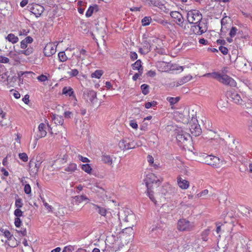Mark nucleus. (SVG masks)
I'll return each mask as SVG.
<instances>
[{
    "label": "nucleus",
    "mask_w": 252,
    "mask_h": 252,
    "mask_svg": "<svg viewBox=\"0 0 252 252\" xmlns=\"http://www.w3.org/2000/svg\"><path fill=\"white\" fill-rule=\"evenodd\" d=\"M77 169V164L75 163H70L67 167L64 168L66 172L72 173Z\"/></svg>",
    "instance_id": "nucleus-25"
},
{
    "label": "nucleus",
    "mask_w": 252,
    "mask_h": 252,
    "mask_svg": "<svg viewBox=\"0 0 252 252\" xmlns=\"http://www.w3.org/2000/svg\"><path fill=\"white\" fill-rule=\"evenodd\" d=\"M137 54L136 52H131L130 53V57L132 61L136 60L137 59Z\"/></svg>",
    "instance_id": "nucleus-57"
},
{
    "label": "nucleus",
    "mask_w": 252,
    "mask_h": 252,
    "mask_svg": "<svg viewBox=\"0 0 252 252\" xmlns=\"http://www.w3.org/2000/svg\"><path fill=\"white\" fill-rule=\"evenodd\" d=\"M118 145L122 150L126 151L135 148L136 144L134 141H131L127 138H125L120 141Z\"/></svg>",
    "instance_id": "nucleus-6"
},
{
    "label": "nucleus",
    "mask_w": 252,
    "mask_h": 252,
    "mask_svg": "<svg viewBox=\"0 0 252 252\" xmlns=\"http://www.w3.org/2000/svg\"><path fill=\"white\" fill-rule=\"evenodd\" d=\"M203 159V161L206 164L210 165L214 168H217L220 165V158L217 157L208 155L205 153H202L200 156Z\"/></svg>",
    "instance_id": "nucleus-3"
},
{
    "label": "nucleus",
    "mask_w": 252,
    "mask_h": 252,
    "mask_svg": "<svg viewBox=\"0 0 252 252\" xmlns=\"http://www.w3.org/2000/svg\"><path fill=\"white\" fill-rule=\"evenodd\" d=\"M9 56L13 60H14L16 62H20L21 60V58H20L19 56L18 55L17 53H16V52L10 51L9 53Z\"/></svg>",
    "instance_id": "nucleus-29"
},
{
    "label": "nucleus",
    "mask_w": 252,
    "mask_h": 252,
    "mask_svg": "<svg viewBox=\"0 0 252 252\" xmlns=\"http://www.w3.org/2000/svg\"><path fill=\"white\" fill-rule=\"evenodd\" d=\"M55 123L58 125H62L63 123V120L61 117L59 116L54 118Z\"/></svg>",
    "instance_id": "nucleus-42"
},
{
    "label": "nucleus",
    "mask_w": 252,
    "mask_h": 252,
    "mask_svg": "<svg viewBox=\"0 0 252 252\" xmlns=\"http://www.w3.org/2000/svg\"><path fill=\"white\" fill-rule=\"evenodd\" d=\"M55 53L56 49L53 46H46L44 49V54L47 57H50Z\"/></svg>",
    "instance_id": "nucleus-22"
},
{
    "label": "nucleus",
    "mask_w": 252,
    "mask_h": 252,
    "mask_svg": "<svg viewBox=\"0 0 252 252\" xmlns=\"http://www.w3.org/2000/svg\"><path fill=\"white\" fill-rule=\"evenodd\" d=\"M29 95L28 94H26L24 96V97L23 98V101L26 103L28 104L30 102L29 100Z\"/></svg>",
    "instance_id": "nucleus-63"
},
{
    "label": "nucleus",
    "mask_w": 252,
    "mask_h": 252,
    "mask_svg": "<svg viewBox=\"0 0 252 252\" xmlns=\"http://www.w3.org/2000/svg\"><path fill=\"white\" fill-rule=\"evenodd\" d=\"M205 76L212 77L224 85L231 87H235L236 85V82L233 78L225 74L222 75L218 72L207 73Z\"/></svg>",
    "instance_id": "nucleus-1"
},
{
    "label": "nucleus",
    "mask_w": 252,
    "mask_h": 252,
    "mask_svg": "<svg viewBox=\"0 0 252 252\" xmlns=\"http://www.w3.org/2000/svg\"><path fill=\"white\" fill-rule=\"evenodd\" d=\"M74 199L78 203H80L83 201L88 200V197L85 195L75 196L74 197Z\"/></svg>",
    "instance_id": "nucleus-30"
},
{
    "label": "nucleus",
    "mask_w": 252,
    "mask_h": 252,
    "mask_svg": "<svg viewBox=\"0 0 252 252\" xmlns=\"http://www.w3.org/2000/svg\"><path fill=\"white\" fill-rule=\"evenodd\" d=\"M58 57L60 62H65L67 60V57L64 52H60L58 54Z\"/></svg>",
    "instance_id": "nucleus-37"
},
{
    "label": "nucleus",
    "mask_w": 252,
    "mask_h": 252,
    "mask_svg": "<svg viewBox=\"0 0 252 252\" xmlns=\"http://www.w3.org/2000/svg\"><path fill=\"white\" fill-rule=\"evenodd\" d=\"M29 167H30V172L31 174L32 175H36L38 171L37 168L33 167V165H32V161L31 160L29 163Z\"/></svg>",
    "instance_id": "nucleus-31"
},
{
    "label": "nucleus",
    "mask_w": 252,
    "mask_h": 252,
    "mask_svg": "<svg viewBox=\"0 0 252 252\" xmlns=\"http://www.w3.org/2000/svg\"><path fill=\"white\" fill-rule=\"evenodd\" d=\"M23 212L20 209H16L14 212V215L16 218H20L23 216Z\"/></svg>",
    "instance_id": "nucleus-47"
},
{
    "label": "nucleus",
    "mask_w": 252,
    "mask_h": 252,
    "mask_svg": "<svg viewBox=\"0 0 252 252\" xmlns=\"http://www.w3.org/2000/svg\"><path fill=\"white\" fill-rule=\"evenodd\" d=\"M129 125L134 129H137L138 125L135 120H131L129 123Z\"/></svg>",
    "instance_id": "nucleus-54"
},
{
    "label": "nucleus",
    "mask_w": 252,
    "mask_h": 252,
    "mask_svg": "<svg viewBox=\"0 0 252 252\" xmlns=\"http://www.w3.org/2000/svg\"><path fill=\"white\" fill-rule=\"evenodd\" d=\"M19 158L24 162H26L28 160V157L27 154L25 153H20L19 154Z\"/></svg>",
    "instance_id": "nucleus-44"
},
{
    "label": "nucleus",
    "mask_w": 252,
    "mask_h": 252,
    "mask_svg": "<svg viewBox=\"0 0 252 252\" xmlns=\"http://www.w3.org/2000/svg\"><path fill=\"white\" fill-rule=\"evenodd\" d=\"M6 39L8 41L12 43L13 44L17 43L19 40L18 37L13 33H10L8 34V35L6 37Z\"/></svg>",
    "instance_id": "nucleus-27"
},
{
    "label": "nucleus",
    "mask_w": 252,
    "mask_h": 252,
    "mask_svg": "<svg viewBox=\"0 0 252 252\" xmlns=\"http://www.w3.org/2000/svg\"><path fill=\"white\" fill-rule=\"evenodd\" d=\"M237 31H238V29H237V28L236 27H232V28L230 30L229 33V34L230 36V37H234L236 35V34Z\"/></svg>",
    "instance_id": "nucleus-45"
},
{
    "label": "nucleus",
    "mask_w": 252,
    "mask_h": 252,
    "mask_svg": "<svg viewBox=\"0 0 252 252\" xmlns=\"http://www.w3.org/2000/svg\"><path fill=\"white\" fill-rule=\"evenodd\" d=\"M9 60L8 58L0 56V63H8Z\"/></svg>",
    "instance_id": "nucleus-52"
},
{
    "label": "nucleus",
    "mask_w": 252,
    "mask_h": 252,
    "mask_svg": "<svg viewBox=\"0 0 252 252\" xmlns=\"http://www.w3.org/2000/svg\"><path fill=\"white\" fill-rule=\"evenodd\" d=\"M198 23V25L194 27L196 30L198 29V31L195 32V33L198 35H201L207 31V27L205 23L202 22L201 21Z\"/></svg>",
    "instance_id": "nucleus-15"
},
{
    "label": "nucleus",
    "mask_w": 252,
    "mask_h": 252,
    "mask_svg": "<svg viewBox=\"0 0 252 252\" xmlns=\"http://www.w3.org/2000/svg\"><path fill=\"white\" fill-rule=\"evenodd\" d=\"M28 7L29 8L30 11L35 15L36 17H38L40 16L44 10V7L42 5L38 4L29 5Z\"/></svg>",
    "instance_id": "nucleus-8"
},
{
    "label": "nucleus",
    "mask_w": 252,
    "mask_h": 252,
    "mask_svg": "<svg viewBox=\"0 0 252 252\" xmlns=\"http://www.w3.org/2000/svg\"><path fill=\"white\" fill-rule=\"evenodd\" d=\"M98 10L99 7L97 5L94 4V5H91L89 6L86 13V16L87 17H90L92 15L94 12H97L98 11Z\"/></svg>",
    "instance_id": "nucleus-18"
},
{
    "label": "nucleus",
    "mask_w": 252,
    "mask_h": 252,
    "mask_svg": "<svg viewBox=\"0 0 252 252\" xmlns=\"http://www.w3.org/2000/svg\"><path fill=\"white\" fill-rule=\"evenodd\" d=\"M147 160L148 162L149 163L150 165H153L155 167V168H157L158 167V165L156 164H154V158L151 155H148L147 156Z\"/></svg>",
    "instance_id": "nucleus-43"
},
{
    "label": "nucleus",
    "mask_w": 252,
    "mask_h": 252,
    "mask_svg": "<svg viewBox=\"0 0 252 252\" xmlns=\"http://www.w3.org/2000/svg\"><path fill=\"white\" fill-rule=\"evenodd\" d=\"M82 169L88 174H90L92 170V168L90 165L88 163L82 165Z\"/></svg>",
    "instance_id": "nucleus-34"
},
{
    "label": "nucleus",
    "mask_w": 252,
    "mask_h": 252,
    "mask_svg": "<svg viewBox=\"0 0 252 252\" xmlns=\"http://www.w3.org/2000/svg\"><path fill=\"white\" fill-rule=\"evenodd\" d=\"M44 207L48 210L49 212H52L53 208L52 206L49 205L47 203H44Z\"/></svg>",
    "instance_id": "nucleus-62"
},
{
    "label": "nucleus",
    "mask_w": 252,
    "mask_h": 252,
    "mask_svg": "<svg viewBox=\"0 0 252 252\" xmlns=\"http://www.w3.org/2000/svg\"><path fill=\"white\" fill-rule=\"evenodd\" d=\"M78 158L80 160L83 162L88 163L90 162V160L87 158L83 157L81 155H79Z\"/></svg>",
    "instance_id": "nucleus-55"
},
{
    "label": "nucleus",
    "mask_w": 252,
    "mask_h": 252,
    "mask_svg": "<svg viewBox=\"0 0 252 252\" xmlns=\"http://www.w3.org/2000/svg\"><path fill=\"white\" fill-rule=\"evenodd\" d=\"M189 129L191 133L194 136H199L202 132L200 125L197 123L191 124Z\"/></svg>",
    "instance_id": "nucleus-13"
},
{
    "label": "nucleus",
    "mask_w": 252,
    "mask_h": 252,
    "mask_svg": "<svg viewBox=\"0 0 252 252\" xmlns=\"http://www.w3.org/2000/svg\"><path fill=\"white\" fill-rule=\"evenodd\" d=\"M4 235L8 239H10L12 237V235L11 234L10 232L8 230L4 231Z\"/></svg>",
    "instance_id": "nucleus-61"
},
{
    "label": "nucleus",
    "mask_w": 252,
    "mask_h": 252,
    "mask_svg": "<svg viewBox=\"0 0 252 252\" xmlns=\"http://www.w3.org/2000/svg\"><path fill=\"white\" fill-rule=\"evenodd\" d=\"M33 52V49L32 47L29 46L26 50H19L18 51H15L16 53L18 54V55L19 56L20 54H24L26 56H29L32 54Z\"/></svg>",
    "instance_id": "nucleus-21"
},
{
    "label": "nucleus",
    "mask_w": 252,
    "mask_h": 252,
    "mask_svg": "<svg viewBox=\"0 0 252 252\" xmlns=\"http://www.w3.org/2000/svg\"><path fill=\"white\" fill-rule=\"evenodd\" d=\"M131 66L133 69L137 70L139 72L143 73V68L140 60H137Z\"/></svg>",
    "instance_id": "nucleus-20"
},
{
    "label": "nucleus",
    "mask_w": 252,
    "mask_h": 252,
    "mask_svg": "<svg viewBox=\"0 0 252 252\" xmlns=\"http://www.w3.org/2000/svg\"><path fill=\"white\" fill-rule=\"evenodd\" d=\"M151 188H147V194L149 196L151 200L156 204V200L154 197V192L151 190Z\"/></svg>",
    "instance_id": "nucleus-33"
},
{
    "label": "nucleus",
    "mask_w": 252,
    "mask_h": 252,
    "mask_svg": "<svg viewBox=\"0 0 252 252\" xmlns=\"http://www.w3.org/2000/svg\"><path fill=\"white\" fill-rule=\"evenodd\" d=\"M180 98L179 96L176 97L168 96L166 98V100L169 102L170 105L172 106L178 103L180 100Z\"/></svg>",
    "instance_id": "nucleus-28"
},
{
    "label": "nucleus",
    "mask_w": 252,
    "mask_h": 252,
    "mask_svg": "<svg viewBox=\"0 0 252 252\" xmlns=\"http://www.w3.org/2000/svg\"><path fill=\"white\" fill-rule=\"evenodd\" d=\"M190 137V135L189 133L183 131L179 132L176 136L178 141L183 144L189 140Z\"/></svg>",
    "instance_id": "nucleus-11"
},
{
    "label": "nucleus",
    "mask_w": 252,
    "mask_h": 252,
    "mask_svg": "<svg viewBox=\"0 0 252 252\" xmlns=\"http://www.w3.org/2000/svg\"><path fill=\"white\" fill-rule=\"evenodd\" d=\"M20 47L22 49L26 50L28 47V44L26 43L23 40L21 42Z\"/></svg>",
    "instance_id": "nucleus-58"
},
{
    "label": "nucleus",
    "mask_w": 252,
    "mask_h": 252,
    "mask_svg": "<svg viewBox=\"0 0 252 252\" xmlns=\"http://www.w3.org/2000/svg\"><path fill=\"white\" fill-rule=\"evenodd\" d=\"M227 96L228 98L232 100L234 103L237 104H241L242 99L239 94L234 91H229L227 92Z\"/></svg>",
    "instance_id": "nucleus-9"
},
{
    "label": "nucleus",
    "mask_w": 252,
    "mask_h": 252,
    "mask_svg": "<svg viewBox=\"0 0 252 252\" xmlns=\"http://www.w3.org/2000/svg\"><path fill=\"white\" fill-rule=\"evenodd\" d=\"M191 247L189 242H188V240H183L177 249L179 252H186L187 251L189 250Z\"/></svg>",
    "instance_id": "nucleus-14"
},
{
    "label": "nucleus",
    "mask_w": 252,
    "mask_h": 252,
    "mask_svg": "<svg viewBox=\"0 0 252 252\" xmlns=\"http://www.w3.org/2000/svg\"><path fill=\"white\" fill-rule=\"evenodd\" d=\"M24 192L27 194H30L31 193V187L28 184L25 185L24 186Z\"/></svg>",
    "instance_id": "nucleus-46"
},
{
    "label": "nucleus",
    "mask_w": 252,
    "mask_h": 252,
    "mask_svg": "<svg viewBox=\"0 0 252 252\" xmlns=\"http://www.w3.org/2000/svg\"><path fill=\"white\" fill-rule=\"evenodd\" d=\"M199 43L202 45H207L208 41L204 38H201L199 40Z\"/></svg>",
    "instance_id": "nucleus-64"
},
{
    "label": "nucleus",
    "mask_w": 252,
    "mask_h": 252,
    "mask_svg": "<svg viewBox=\"0 0 252 252\" xmlns=\"http://www.w3.org/2000/svg\"><path fill=\"white\" fill-rule=\"evenodd\" d=\"M219 50L224 55H226L228 54V49L224 46H220L219 47Z\"/></svg>",
    "instance_id": "nucleus-48"
},
{
    "label": "nucleus",
    "mask_w": 252,
    "mask_h": 252,
    "mask_svg": "<svg viewBox=\"0 0 252 252\" xmlns=\"http://www.w3.org/2000/svg\"><path fill=\"white\" fill-rule=\"evenodd\" d=\"M187 20L190 24H197L202 18V14L197 10H191L187 13Z\"/></svg>",
    "instance_id": "nucleus-4"
},
{
    "label": "nucleus",
    "mask_w": 252,
    "mask_h": 252,
    "mask_svg": "<svg viewBox=\"0 0 252 252\" xmlns=\"http://www.w3.org/2000/svg\"><path fill=\"white\" fill-rule=\"evenodd\" d=\"M37 79L41 82H45L48 80V78L44 75H41L38 76Z\"/></svg>",
    "instance_id": "nucleus-56"
},
{
    "label": "nucleus",
    "mask_w": 252,
    "mask_h": 252,
    "mask_svg": "<svg viewBox=\"0 0 252 252\" xmlns=\"http://www.w3.org/2000/svg\"><path fill=\"white\" fill-rule=\"evenodd\" d=\"M83 98L87 102L92 103L96 100V93L92 90H88L84 92Z\"/></svg>",
    "instance_id": "nucleus-7"
},
{
    "label": "nucleus",
    "mask_w": 252,
    "mask_h": 252,
    "mask_svg": "<svg viewBox=\"0 0 252 252\" xmlns=\"http://www.w3.org/2000/svg\"><path fill=\"white\" fill-rule=\"evenodd\" d=\"M101 160L106 164L111 165L112 164L113 160L110 155L106 154H103L101 156Z\"/></svg>",
    "instance_id": "nucleus-24"
},
{
    "label": "nucleus",
    "mask_w": 252,
    "mask_h": 252,
    "mask_svg": "<svg viewBox=\"0 0 252 252\" xmlns=\"http://www.w3.org/2000/svg\"><path fill=\"white\" fill-rule=\"evenodd\" d=\"M141 44L142 45V47L144 48L146 51H148V52L151 51L152 49V45H151L150 41L144 40L142 41Z\"/></svg>",
    "instance_id": "nucleus-26"
},
{
    "label": "nucleus",
    "mask_w": 252,
    "mask_h": 252,
    "mask_svg": "<svg viewBox=\"0 0 252 252\" xmlns=\"http://www.w3.org/2000/svg\"><path fill=\"white\" fill-rule=\"evenodd\" d=\"M162 181V178H158L153 173L148 174L145 179L146 185L147 188H151L152 185L153 184H155L157 187H158Z\"/></svg>",
    "instance_id": "nucleus-5"
},
{
    "label": "nucleus",
    "mask_w": 252,
    "mask_h": 252,
    "mask_svg": "<svg viewBox=\"0 0 252 252\" xmlns=\"http://www.w3.org/2000/svg\"><path fill=\"white\" fill-rule=\"evenodd\" d=\"M73 250L74 247L70 245L65 247L62 252H72Z\"/></svg>",
    "instance_id": "nucleus-49"
},
{
    "label": "nucleus",
    "mask_w": 252,
    "mask_h": 252,
    "mask_svg": "<svg viewBox=\"0 0 252 252\" xmlns=\"http://www.w3.org/2000/svg\"><path fill=\"white\" fill-rule=\"evenodd\" d=\"M177 183L179 187L183 189H187L189 187V182L182 179L180 176L177 177Z\"/></svg>",
    "instance_id": "nucleus-16"
},
{
    "label": "nucleus",
    "mask_w": 252,
    "mask_h": 252,
    "mask_svg": "<svg viewBox=\"0 0 252 252\" xmlns=\"http://www.w3.org/2000/svg\"><path fill=\"white\" fill-rule=\"evenodd\" d=\"M38 131L37 133L36 134V136L35 137V140H37L38 139L44 137L46 135L47 132L46 131V126L43 123H41L38 126Z\"/></svg>",
    "instance_id": "nucleus-12"
},
{
    "label": "nucleus",
    "mask_w": 252,
    "mask_h": 252,
    "mask_svg": "<svg viewBox=\"0 0 252 252\" xmlns=\"http://www.w3.org/2000/svg\"><path fill=\"white\" fill-rule=\"evenodd\" d=\"M62 93L66 96H73L75 98L74 91L73 89L70 87H64L62 90Z\"/></svg>",
    "instance_id": "nucleus-19"
},
{
    "label": "nucleus",
    "mask_w": 252,
    "mask_h": 252,
    "mask_svg": "<svg viewBox=\"0 0 252 252\" xmlns=\"http://www.w3.org/2000/svg\"><path fill=\"white\" fill-rule=\"evenodd\" d=\"M195 227L193 222H190L186 219H180L177 223V229L179 231H191Z\"/></svg>",
    "instance_id": "nucleus-2"
},
{
    "label": "nucleus",
    "mask_w": 252,
    "mask_h": 252,
    "mask_svg": "<svg viewBox=\"0 0 252 252\" xmlns=\"http://www.w3.org/2000/svg\"><path fill=\"white\" fill-rule=\"evenodd\" d=\"M152 21V19L150 17L146 16L141 21L142 24L143 26H146L149 25Z\"/></svg>",
    "instance_id": "nucleus-36"
},
{
    "label": "nucleus",
    "mask_w": 252,
    "mask_h": 252,
    "mask_svg": "<svg viewBox=\"0 0 252 252\" xmlns=\"http://www.w3.org/2000/svg\"><path fill=\"white\" fill-rule=\"evenodd\" d=\"M28 73H30L29 72H28V71H19L18 73V77L19 78V81H21V77L22 76H23L24 75H25L26 74H28Z\"/></svg>",
    "instance_id": "nucleus-59"
},
{
    "label": "nucleus",
    "mask_w": 252,
    "mask_h": 252,
    "mask_svg": "<svg viewBox=\"0 0 252 252\" xmlns=\"http://www.w3.org/2000/svg\"><path fill=\"white\" fill-rule=\"evenodd\" d=\"M14 224L17 227H19L22 224L21 219L19 218H16L15 219Z\"/></svg>",
    "instance_id": "nucleus-53"
},
{
    "label": "nucleus",
    "mask_w": 252,
    "mask_h": 252,
    "mask_svg": "<svg viewBox=\"0 0 252 252\" xmlns=\"http://www.w3.org/2000/svg\"><path fill=\"white\" fill-rule=\"evenodd\" d=\"M157 104V102L155 101H153L151 102H148L145 104V107L147 109H149L152 107L156 106Z\"/></svg>",
    "instance_id": "nucleus-40"
},
{
    "label": "nucleus",
    "mask_w": 252,
    "mask_h": 252,
    "mask_svg": "<svg viewBox=\"0 0 252 252\" xmlns=\"http://www.w3.org/2000/svg\"><path fill=\"white\" fill-rule=\"evenodd\" d=\"M23 40L28 44L32 43L33 42V39L31 36L26 37Z\"/></svg>",
    "instance_id": "nucleus-60"
},
{
    "label": "nucleus",
    "mask_w": 252,
    "mask_h": 252,
    "mask_svg": "<svg viewBox=\"0 0 252 252\" xmlns=\"http://www.w3.org/2000/svg\"><path fill=\"white\" fill-rule=\"evenodd\" d=\"M103 72L101 70H96L94 72L91 74L92 78H96L99 79L102 75Z\"/></svg>",
    "instance_id": "nucleus-32"
},
{
    "label": "nucleus",
    "mask_w": 252,
    "mask_h": 252,
    "mask_svg": "<svg viewBox=\"0 0 252 252\" xmlns=\"http://www.w3.org/2000/svg\"><path fill=\"white\" fill-rule=\"evenodd\" d=\"M67 73L70 77H72L76 76L79 73V71L77 69H73L70 71H68Z\"/></svg>",
    "instance_id": "nucleus-41"
},
{
    "label": "nucleus",
    "mask_w": 252,
    "mask_h": 252,
    "mask_svg": "<svg viewBox=\"0 0 252 252\" xmlns=\"http://www.w3.org/2000/svg\"><path fill=\"white\" fill-rule=\"evenodd\" d=\"M63 116L65 119L71 118L73 117V113L71 111H66L64 112Z\"/></svg>",
    "instance_id": "nucleus-51"
},
{
    "label": "nucleus",
    "mask_w": 252,
    "mask_h": 252,
    "mask_svg": "<svg viewBox=\"0 0 252 252\" xmlns=\"http://www.w3.org/2000/svg\"><path fill=\"white\" fill-rule=\"evenodd\" d=\"M141 90L142 91V93L146 95L149 94V86L144 84H142L141 87Z\"/></svg>",
    "instance_id": "nucleus-35"
},
{
    "label": "nucleus",
    "mask_w": 252,
    "mask_h": 252,
    "mask_svg": "<svg viewBox=\"0 0 252 252\" xmlns=\"http://www.w3.org/2000/svg\"><path fill=\"white\" fill-rule=\"evenodd\" d=\"M15 206L17 209H20V208H22L23 206L22 199L18 197V198L16 199Z\"/></svg>",
    "instance_id": "nucleus-39"
},
{
    "label": "nucleus",
    "mask_w": 252,
    "mask_h": 252,
    "mask_svg": "<svg viewBox=\"0 0 252 252\" xmlns=\"http://www.w3.org/2000/svg\"><path fill=\"white\" fill-rule=\"evenodd\" d=\"M209 229H206L204 230L201 234V239L204 241H207L208 240V236L209 234Z\"/></svg>",
    "instance_id": "nucleus-38"
},
{
    "label": "nucleus",
    "mask_w": 252,
    "mask_h": 252,
    "mask_svg": "<svg viewBox=\"0 0 252 252\" xmlns=\"http://www.w3.org/2000/svg\"><path fill=\"white\" fill-rule=\"evenodd\" d=\"M171 17L174 19L176 23L181 27H183L184 26V19L182 15L178 11H171L170 12Z\"/></svg>",
    "instance_id": "nucleus-10"
},
{
    "label": "nucleus",
    "mask_w": 252,
    "mask_h": 252,
    "mask_svg": "<svg viewBox=\"0 0 252 252\" xmlns=\"http://www.w3.org/2000/svg\"><path fill=\"white\" fill-rule=\"evenodd\" d=\"M192 77L190 75H188L187 76H185L181 78H180L177 82V86H180L184 84L185 83L189 81Z\"/></svg>",
    "instance_id": "nucleus-23"
},
{
    "label": "nucleus",
    "mask_w": 252,
    "mask_h": 252,
    "mask_svg": "<svg viewBox=\"0 0 252 252\" xmlns=\"http://www.w3.org/2000/svg\"><path fill=\"white\" fill-rule=\"evenodd\" d=\"M93 209L95 210L98 214L102 216H105L107 213L106 209L104 208L100 207L97 205L93 204Z\"/></svg>",
    "instance_id": "nucleus-17"
},
{
    "label": "nucleus",
    "mask_w": 252,
    "mask_h": 252,
    "mask_svg": "<svg viewBox=\"0 0 252 252\" xmlns=\"http://www.w3.org/2000/svg\"><path fill=\"white\" fill-rule=\"evenodd\" d=\"M8 81V76L6 73H2L0 74V81L5 82Z\"/></svg>",
    "instance_id": "nucleus-50"
}]
</instances>
